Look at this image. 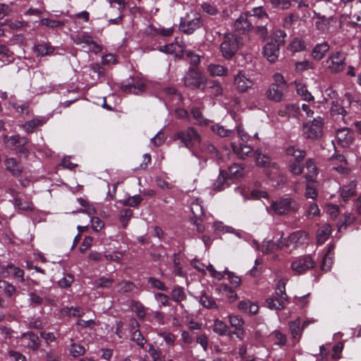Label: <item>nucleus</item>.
Wrapping results in <instances>:
<instances>
[{
	"mask_svg": "<svg viewBox=\"0 0 361 361\" xmlns=\"http://www.w3.org/2000/svg\"><path fill=\"white\" fill-rule=\"evenodd\" d=\"M346 56L341 51L332 52L324 61L326 69L330 73L337 74L344 71Z\"/></svg>",
	"mask_w": 361,
	"mask_h": 361,
	"instance_id": "8",
	"label": "nucleus"
},
{
	"mask_svg": "<svg viewBox=\"0 0 361 361\" xmlns=\"http://www.w3.org/2000/svg\"><path fill=\"white\" fill-rule=\"evenodd\" d=\"M118 290L122 293L130 292L135 288V283L129 281H122L118 284Z\"/></svg>",
	"mask_w": 361,
	"mask_h": 361,
	"instance_id": "56",
	"label": "nucleus"
},
{
	"mask_svg": "<svg viewBox=\"0 0 361 361\" xmlns=\"http://www.w3.org/2000/svg\"><path fill=\"white\" fill-rule=\"evenodd\" d=\"M253 85V81L246 77L245 73L242 71H239L233 77V86L238 92H247L252 87Z\"/></svg>",
	"mask_w": 361,
	"mask_h": 361,
	"instance_id": "13",
	"label": "nucleus"
},
{
	"mask_svg": "<svg viewBox=\"0 0 361 361\" xmlns=\"http://www.w3.org/2000/svg\"><path fill=\"white\" fill-rule=\"evenodd\" d=\"M218 290L222 295L227 298L229 302H233L238 298L236 293L227 284H220L218 288Z\"/></svg>",
	"mask_w": 361,
	"mask_h": 361,
	"instance_id": "28",
	"label": "nucleus"
},
{
	"mask_svg": "<svg viewBox=\"0 0 361 361\" xmlns=\"http://www.w3.org/2000/svg\"><path fill=\"white\" fill-rule=\"evenodd\" d=\"M124 252L115 250L112 253L104 254V260L105 259L107 262H114L117 264H121Z\"/></svg>",
	"mask_w": 361,
	"mask_h": 361,
	"instance_id": "43",
	"label": "nucleus"
},
{
	"mask_svg": "<svg viewBox=\"0 0 361 361\" xmlns=\"http://www.w3.org/2000/svg\"><path fill=\"white\" fill-rule=\"evenodd\" d=\"M85 352V349L83 345L72 343L71 345L70 353L74 357H78L79 356L82 355Z\"/></svg>",
	"mask_w": 361,
	"mask_h": 361,
	"instance_id": "57",
	"label": "nucleus"
},
{
	"mask_svg": "<svg viewBox=\"0 0 361 361\" xmlns=\"http://www.w3.org/2000/svg\"><path fill=\"white\" fill-rule=\"evenodd\" d=\"M272 8L285 11L289 9L292 4L290 0H269Z\"/></svg>",
	"mask_w": 361,
	"mask_h": 361,
	"instance_id": "45",
	"label": "nucleus"
},
{
	"mask_svg": "<svg viewBox=\"0 0 361 361\" xmlns=\"http://www.w3.org/2000/svg\"><path fill=\"white\" fill-rule=\"evenodd\" d=\"M331 233V228L329 224H324L321 228H319L317 233V243L319 244H323L325 241L327 240L330 234Z\"/></svg>",
	"mask_w": 361,
	"mask_h": 361,
	"instance_id": "32",
	"label": "nucleus"
},
{
	"mask_svg": "<svg viewBox=\"0 0 361 361\" xmlns=\"http://www.w3.org/2000/svg\"><path fill=\"white\" fill-rule=\"evenodd\" d=\"M255 163L257 166L267 168L271 164L269 157L266 154H262L258 151L254 152Z\"/></svg>",
	"mask_w": 361,
	"mask_h": 361,
	"instance_id": "35",
	"label": "nucleus"
},
{
	"mask_svg": "<svg viewBox=\"0 0 361 361\" xmlns=\"http://www.w3.org/2000/svg\"><path fill=\"white\" fill-rule=\"evenodd\" d=\"M114 281L111 278H106L102 276L94 281V285L96 288H110L114 283Z\"/></svg>",
	"mask_w": 361,
	"mask_h": 361,
	"instance_id": "54",
	"label": "nucleus"
},
{
	"mask_svg": "<svg viewBox=\"0 0 361 361\" xmlns=\"http://www.w3.org/2000/svg\"><path fill=\"white\" fill-rule=\"evenodd\" d=\"M268 339L270 342L276 345H285L286 343V335L278 330H275L271 332L269 335Z\"/></svg>",
	"mask_w": 361,
	"mask_h": 361,
	"instance_id": "34",
	"label": "nucleus"
},
{
	"mask_svg": "<svg viewBox=\"0 0 361 361\" xmlns=\"http://www.w3.org/2000/svg\"><path fill=\"white\" fill-rule=\"evenodd\" d=\"M281 117H298L300 114V108L294 104H288L281 106L278 111Z\"/></svg>",
	"mask_w": 361,
	"mask_h": 361,
	"instance_id": "23",
	"label": "nucleus"
},
{
	"mask_svg": "<svg viewBox=\"0 0 361 361\" xmlns=\"http://www.w3.org/2000/svg\"><path fill=\"white\" fill-rule=\"evenodd\" d=\"M286 33L281 30H277L272 33L271 40L263 48L264 56L270 62L274 63L278 60L280 47L285 44Z\"/></svg>",
	"mask_w": 361,
	"mask_h": 361,
	"instance_id": "2",
	"label": "nucleus"
},
{
	"mask_svg": "<svg viewBox=\"0 0 361 361\" xmlns=\"http://www.w3.org/2000/svg\"><path fill=\"white\" fill-rule=\"evenodd\" d=\"M132 215L133 211L130 209H122L121 211L119 219L124 227L126 226L128 221Z\"/></svg>",
	"mask_w": 361,
	"mask_h": 361,
	"instance_id": "64",
	"label": "nucleus"
},
{
	"mask_svg": "<svg viewBox=\"0 0 361 361\" xmlns=\"http://www.w3.org/2000/svg\"><path fill=\"white\" fill-rule=\"evenodd\" d=\"M316 15L315 27L317 30L325 32L329 30V19L325 16H322L314 12Z\"/></svg>",
	"mask_w": 361,
	"mask_h": 361,
	"instance_id": "38",
	"label": "nucleus"
},
{
	"mask_svg": "<svg viewBox=\"0 0 361 361\" xmlns=\"http://www.w3.org/2000/svg\"><path fill=\"white\" fill-rule=\"evenodd\" d=\"M149 283L152 286V287L157 288V290L166 291L168 290L166 286L160 280L155 279L154 277H150L148 279Z\"/></svg>",
	"mask_w": 361,
	"mask_h": 361,
	"instance_id": "62",
	"label": "nucleus"
},
{
	"mask_svg": "<svg viewBox=\"0 0 361 361\" xmlns=\"http://www.w3.org/2000/svg\"><path fill=\"white\" fill-rule=\"evenodd\" d=\"M212 130L214 133L221 137H229L233 133L232 130L226 129L224 126L218 124L213 126Z\"/></svg>",
	"mask_w": 361,
	"mask_h": 361,
	"instance_id": "59",
	"label": "nucleus"
},
{
	"mask_svg": "<svg viewBox=\"0 0 361 361\" xmlns=\"http://www.w3.org/2000/svg\"><path fill=\"white\" fill-rule=\"evenodd\" d=\"M334 245H328L327 250L321 262V269L323 271H329L331 270L334 263Z\"/></svg>",
	"mask_w": 361,
	"mask_h": 361,
	"instance_id": "20",
	"label": "nucleus"
},
{
	"mask_svg": "<svg viewBox=\"0 0 361 361\" xmlns=\"http://www.w3.org/2000/svg\"><path fill=\"white\" fill-rule=\"evenodd\" d=\"M145 82L138 78H130L121 85L122 91L127 94H139L145 91Z\"/></svg>",
	"mask_w": 361,
	"mask_h": 361,
	"instance_id": "14",
	"label": "nucleus"
},
{
	"mask_svg": "<svg viewBox=\"0 0 361 361\" xmlns=\"http://www.w3.org/2000/svg\"><path fill=\"white\" fill-rule=\"evenodd\" d=\"M174 32V27H159L156 28L153 25H149L147 28V32L148 35L152 36H156L157 35H160L164 37L171 36Z\"/></svg>",
	"mask_w": 361,
	"mask_h": 361,
	"instance_id": "26",
	"label": "nucleus"
},
{
	"mask_svg": "<svg viewBox=\"0 0 361 361\" xmlns=\"http://www.w3.org/2000/svg\"><path fill=\"white\" fill-rule=\"evenodd\" d=\"M15 205L18 209L25 212H31L34 209V205L32 201L26 197L15 198Z\"/></svg>",
	"mask_w": 361,
	"mask_h": 361,
	"instance_id": "31",
	"label": "nucleus"
},
{
	"mask_svg": "<svg viewBox=\"0 0 361 361\" xmlns=\"http://www.w3.org/2000/svg\"><path fill=\"white\" fill-rule=\"evenodd\" d=\"M350 16L357 22L361 20V0H357L350 6Z\"/></svg>",
	"mask_w": 361,
	"mask_h": 361,
	"instance_id": "50",
	"label": "nucleus"
},
{
	"mask_svg": "<svg viewBox=\"0 0 361 361\" xmlns=\"http://www.w3.org/2000/svg\"><path fill=\"white\" fill-rule=\"evenodd\" d=\"M212 329L215 334L224 336L227 335L229 331V326L223 321L216 319L214 320Z\"/></svg>",
	"mask_w": 361,
	"mask_h": 361,
	"instance_id": "33",
	"label": "nucleus"
},
{
	"mask_svg": "<svg viewBox=\"0 0 361 361\" xmlns=\"http://www.w3.org/2000/svg\"><path fill=\"white\" fill-rule=\"evenodd\" d=\"M336 137L338 142L342 145H348L352 141V137L348 133V130L346 128L341 129L337 131Z\"/></svg>",
	"mask_w": 361,
	"mask_h": 361,
	"instance_id": "37",
	"label": "nucleus"
},
{
	"mask_svg": "<svg viewBox=\"0 0 361 361\" xmlns=\"http://www.w3.org/2000/svg\"><path fill=\"white\" fill-rule=\"evenodd\" d=\"M71 39L75 44L82 45L83 48L87 47L90 51L94 54H99L102 50V46L95 42L92 36L87 32L72 35Z\"/></svg>",
	"mask_w": 361,
	"mask_h": 361,
	"instance_id": "12",
	"label": "nucleus"
},
{
	"mask_svg": "<svg viewBox=\"0 0 361 361\" xmlns=\"http://www.w3.org/2000/svg\"><path fill=\"white\" fill-rule=\"evenodd\" d=\"M234 29L240 34H245L252 29V23L247 19V14H241L234 23Z\"/></svg>",
	"mask_w": 361,
	"mask_h": 361,
	"instance_id": "19",
	"label": "nucleus"
},
{
	"mask_svg": "<svg viewBox=\"0 0 361 361\" xmlns=\"http://www.w3.org/2000/svg\"><path fill=\"white\" fill-rule=\"evenodd\" d=\"M9 28L13 30H18L28 26V23L23 20L7 19L4 23Z\"/></svg>",
	"mask_w": 361,
	"mask_h": 361,
	"instance_id": "42",
	"label": "nucleus"
},
{
	"mask_svg": "<svg viewBox=\"0 0 361 361\" xmlns=\"http://www.w3.org/2000/svg\"><path fill=\"white\" fill-rule=\"evenodd\" d=\"M305 166L307 170V173L304 176L305 179L308 183L315 182L317 175L319 174V169L315 161L312 158H309L306 160Z\"/></svg>",
	"mask_w": 361,
	"mask_h": 361,
	"instance_id": "18",
	"label": "nucleus"
},
{
	"mask_svg": "<svg viewBox=\"0 0 361 361\" xmlns=\"http://www.w3.org/2000/svg\"><path fill=\"white\" fill-rule=\"evenodd\" d=\"M271 82L265 92L266 97L272 102H280L283 100L285 92L288 88V82L280 73H275L272 75Z\"/></svg>",
	"mask_w": 361,
	"mask_h": 361,
	"instance_id": "1",
	"label": "nucleus"
},
{
	"mask_svg": "<svg viewBox=\"0 0 361 361\" xmlns=\"http://www.w3.org/2000/svg\"><path fill=\"white\" fill-rule=\"evenodd\" d=\"M286 153L288 156L292 157L291 161H303L306 157V152L300 149L294 145L289 146L286 149Z\"/></svg>",
	"mask_w": 361,
	"mask_h": 361,
	"instance_id": "25",
	"label": "nucleus"
},
{
	"mask_svg": "<svg viewBox=\"0 0 361 361\" xmlns=\"http://www.w3.org/2000/svg\"><path fill=\"white\" fill-rule=\"evenodd\" d=\"M174 139L179 140L185 147L192 148L201 142V135L193 127H188L174 135Z\"/></svg>",
	"mask_w": 361,
	"mask_h": 361,
	"instance_id": "6",
	"label": "nucleus"
},
{
	"mask_svg": "<svg viewBox=\"0 0 361 361\" xmlns=\"http://www.w3.org/2000/svg\"><path fill=\"white\" fill-rule=\"evenodd\" d=\"M207 71L212 76H226L228 73L227 67L216 63L209 64Z\"/></svg>",
	"mask_w": 361,
	"mask_h": 361,
	"instance_id": "29",
	"label": "nucleus"
},
{
	"mask_svg": "<svg viewBox=\"0 0 361 361\" xmlns=\"http://www.w3.org/2000/svg\"><path fill=\"white\" fill-rule=\"evenodd\" d=\"M184 85L190 89L195 90L201 87L207 82L205 75L196 68H190L183 78Z\"/></svg>",
	"mask_w": 361,
	"mask_h": 361,
	"instance_id": "9",
	"label": "nucleus"
},
{
	"mask_svg": "<svg viewBox=\"0 0 361 361\" xmlns=\"http://www.w3.org/2000/svg\"><path fill=\"white\" fill-rule=\"evenodd\" d=\"M298 204L292 197H285L271 203L269 209L275 214L284 215L298 209Z\"/></svg>",
	"mask_w": 361,
	"mask_h": 361,
	"instance_id": "7",
	"label": "nucleus"
},
{
	"mask_svg": "<svg viewBox=\"0 0 361 361\" xmlns=\"http://www.w3.org/2000/svg\"><path fill=\"white\" fill-rule=\"evenodd\" d=\"M46 121L47 120L43 117H35L22 124L21 128L27 133H32L38 128L42 127Z\"/></svg>",
	"mask_w": 361,
	"mask_h": 361,
	"instance_id": "22",
	"label": "nucleus"
},
{
	"mask_svg": "<svg viewBox=\"0 0 361 361\" xmlns=\"http://www.w3.org/2000/svg\"><path fill=\"white\" fill-rule=\"evenodd\" d=\"M190 210L194 216L197 219H199L204 215L203 207L201 204V202L197 200L193 201L191 203Z\"/></svg>",
	"mask_w": 361,
	"mask_h": 361,
	"instance_id": "52",
	"label": "nucleus"
},
{
	"mask_svg": "<svg viewBox=\"0 0 361 361\" xmlns=\"http://www.w3.org/2000/svg\"><path fill=\"white\" fill-rule=\"evenodd\" d=\"M232 149L240 159H245L252 152V147L247 145L240 144L239 146H237L232 144Z\"/></svg>",
	"mask_w": 361,
	"mask_h": 361,
	"instance_id": "30",
	"label": "nucleus"
},
{
	"mask_svg": "<svg viewBox=\"0 0 361 361\" xmlns=\"http://www.w3.org/2000/svg\"><path fill=\"white\" fill-rule=\"evenodd\" d=\"M243 45L240 37L228 32L224 35L220 46V50L224 58L231 59Z\"/></svg>",
	"mask_w": 361,
	"mask_h": 361,
	"instance_id": "5",
	"label": "nucleus"
},
{
	"mask_svg": "<svg viewBox=\"0 0 361 361\" xmlns=\"http://www.w3.org/2000/svg\"><path fill=\"white\" fill-rule=\"evenodd\" d=\"M329 95L331 97L332 100L330 102V111L331 115H341L344 116L347 114L345 109L346 106H344L345 100L341 101L338 99V93L334 90H330Z\"/></svg>",
	"mask_w": 361,
	"mask_h": 361,
	"instance_id": "15",
	"label": "nucleus"
},
{
	"mask_svg": "<svg viewBox=\"0 0 361 361\" xmlns=\"http://www.w3.org/2000/svg\"><path fill=\"white\" fill-rule=\"evenodd\" d=\"M329 50L327 42L317 44L312 50V56L314 59L319 61L322 59L325 54Z\"/></svg>",
	"mask_w": 361,
	"mask_h": 361,
	"instance_id": "24",
	"label": "nucleus"
},
{
	"mask_svg": "<svg viewBox=\"0 0 361 361\" xmlns=\"http://www.w3.org/2000/svg\"><path fill=\"white\" fill-rule=\"evenodd\" d=\"M24 336L27 338V346L32 350H36L39 346V339L37 335L32 332H28L24 334Z\"/></svg>",
	"mask_w": 361,
	"mask_h": 361,
	"instance_id": "47",
	"label": "nucleus"
},
{
	"mask_svg": "<svg viewBox=\"0 0 361 361\" xmlns=\"http://www.w3.org/2000/svg\"><path fill=\"white\" fill-rule=\"evenodd\" d=\"M316 266V261L311 255H304L294 259L291 264V269L297 274H302Z\"/></svg>",
	"mask_w": 361,
	"mask_h": 361,
	"instance_id": "11",
	"label": "nucleus"
},
{
	"mask_svg": "<svg viewBox=\"0 0 361 361\" xmlns=\"http://www.w3.org/2000/svg\"><path fill=\"white\" fill-rule=\"evenodd\" d=\"M357 181L352 180L346 185L342 187L341 196L344 200H348L356 194Z\"/></svg>",
	"mask_w": 361,
	"mask_h": 361,
	"instance_id": "27",
	"label": "nucleus"
},
{
	"mask_svg": "<svg viewBox=\"0 0 361 361\" xmlns=\"http://www.w3.org/2000/svg\"><path fill=\"white\" fill-rule=\"evenodd\" d=\"M343 350V344L341 342L337 343L333 348L330 353L329 350L324 347H320L321 355L323 358L329 360H339L342 357V351Z\"/></svg>",
	"mask_w": 361,
	"mask_h": 361,
	"instance_id": "17",
	"label": "nucleus"
},
{
	"mask_svg": "<svg viewBox=\"0 0 361 361\" xmlns=\"http://www.w3.org/2000/svg\"><path fill=\"white\" fill-rule=\"evenodd\" d=\"M54 49L51 46L44 43L35 46V51L38 56H46L51 54Z\"/></svg>",
	"mask_w": 361,
	"mask_h": 361,
	"instance_id": "49",
	"label": "nucleus"
},
{
	"mask_svg": "<svg viewBox=\"0 0 361 361\" xmlns=\"http://www.w3.org/2000/svg\"><path fill=\"white\" fill-rule=\"evenodd\" d=\"M228 320L231 326L235 329L243 327L245 324L244 319L240 315L229 314Z\"/></svg>",
	"mask_w": 361,
	"mask_h": 361,
	"instance_id": "51",
	"label": "nucleus"
},
{
	"mask_svg": "<svg viewBox=\"0 0 361 361\" xmlns=\"http://www.w3.org/2000/svg\"><path fill=\"white\" fill-rule=\"evenodd\" d=\"M4 165L13 176L18 177L23 172V167L13 157L6 158L4 160Z\"/></svg>",
	"mask_w": 361,
	"mask_h": 361,
	"instance_id": "21",
	"label": "nucleus"
},
{
	"mask_svg": "<svg viewBox=\"0 0 361 361\" xmlns=\"http://www.w3.org/2000/svg\"><path fill=\"white\" fill-rule=\"evenodd\" d=\"M267 304L269 309L281 310L284 307L283 297H271L267 300Z\"/></svg>",
	"mask_w": 361,
	"mask_h": 361,
	"instance_id": "41",
	"label": "nucleus"
},
{
	"mask_svg": "<svg viewBox=\"0 0 361 361\" xmlns=\"http://www.w3.org/2000/svg\"><path fill=\"white\" fill-rule=\"evenodd\" d=\"M290 333L293 338H296L298 335L301 334V331L303 329L300 328V319L297 318L294 321H291L288 323Z\"/></svg>",
	"mask_w": 361,
	"mask_h": 361,
	"instance_id": "53",
	"label": "nucleus"
},
{
	"mask_svg": "<svg viewBox=\"0 0 361 361\" xmlns=\"http://www.w3.org/2000/svg\"><path fill=\"white\" fill-rule=\"evenodd\" d=\"M0 290H2L7 297H12L16 293V288L11 283L0 279Z\"/></svg>",
	"mask_w": 361,
	"mask_h": 361,
	"instance_id": "46",
	"label": "nucleus"
},
{
	"mask_svg": "<svg viewBox=\"0 0 361 361\" xmlns=\"http://www.w3.org/2000/svg\"><path fill=\"white\" fill-rule=\"evenodd\" d=\"M308 234L303 231H297L290 233L288 237H281L277 243L275 244L274 242H268L267 246L270 247L271 250L274 249V247L282 249L283 247H296L300 245H303L307 243Z\"/></svg>",
	"mask_w": 361,
	"mask_h": 361,
	"instance_id": "3",
	"label": "nucleus"
},
{
	"mask_svg": "<svg viewBox=\"0 0 361 361\" xmlns=\"http://www.w3.org/2000/svg\"><path fill=\"white\" fill-rule=\"evenodd\" d=\"M131 339L138 345L143 347L146 343V340L141 334L140 330H135L131 335Z\"/></svg>",
	"mask_w": 361,
	"mask_h": 361,
	"instance_id": "63",
	"label": "nucleus"
},
{
	"mask_svg": "<svg viewBox=\"0 0 361 361\" xmlns=\"http://www.w3.org/2000/svg\"><path fill=\"white\" fill-rule=\"evenodd\" d=\"M201 305L208 309L217 308V304L213 297L206 293H202L200 298Z\"/></svg>",
	"mask_w": 361,
	"mask_h": 361,
	"instance_id": "40",
	"label": "nucleus"
},
{
	"mask_svg": "<svg viewBox=\"0 0 361 361\" xmlns=\"http://www.w3.org/2000/svg\"><path fill=\"white\" fill-rule=\"evenodd\" d=\"M230 173L235 177H242L244 173V168L238 164H233L229 166Z\"/></svg>",
	"mask_w": 361,
	"mask_h": 361,
	"instance_id": "61",
	"label": "nucleus"
},
{
	"mask_svg": "<svg viewBox=\"0 0 361 361\" xmlns=\"http://www.w3.org/2000/svg\"><path fill=\"white\" fill-rule=\"evenodd\" d=\"M190 112L197 125L206 126L208 124V120L204 118L203 116L202 109L199 107H192Z\"/></svg>",
	"mask_w": 361,
	"mask_h": 361,
	"instance_id": "36",
	"label": "nucleus"
},
{
	"mask_svg": "<svg viewBox=\"0 0 361 361\" xmlns=\"http://www.w3.org/2000/svg\"><path fill=\"white\" fill-rule=\"evenodd\" d=\"M299 20V15L296 13H290L283 19L284 27H290L293 24Z\"/></svg>",
	"mask_w": 361,
	"mask_h": 361,
	"instance_id": "55",
	"label": "nucleus"
},
{
	"mask_svg": "<svg viewBox=\"0 0 361 361\" xmlns=\"http://www.w3.org/2000/svg\"><path fill=\"white\" fill-rule=\"evenodd\" d=\"M305 48L306 45L305 42L298 37L294 38L288 45V49L293 53L302 51L305 50Z\"/></svg>",
	"mask_w": 361,
	"mask_h": 361,
	"instance_id": "44",
	"label": "nucleus"
},
{
	"mask_svg": "<svg viewBox=\"0 0 361 361\" xmlns=\"http://www.w3.org/2000/svg\"><path fill=\"white\" fill-rule=\"evenodd\" d=\"M296 92L298 94L300 95L304 100L308 102L314 100V97L311 94L310 92H308L307 87L304 84L297 83Z\"/></svg>",
	"mask_w": 361,
	"mask_h": 361,
	"instance_id": "48",
	"label": "nucleus"
},
{
	"mask_svg": "<svg viewBox=\"0 0 361 361\" xmlns=\"http://www.w3.org/2000/svg\"><path fill=\"white\" fill-rule=\"evenodd\" d=\"M324 118L318 116L311 123L303 125L302 135L306 139L317 140L322 136Z\"/></svg>",
	"mask_w": 361,
	"mask_h": 361,
	"instance_id": "10",
	"label": "nucleus"
},
{
	"mask_svg": "<svg viewBox=\"0 0 361 361\" xmlns=\"http://www.w3.org/2000/svg\"><path fill=\"white\" fill-rule=\"evenodd\" d=\"M3 141L6 144V147L12 150H17L20 147L25 146L28 139L26 137H21L19 135H15L12 136H8L6 135H3Z\"/></svg>",
	"mask_w": 361,
	"mask_h": 361,
	"instance_id": "16",
	"label": "nucleus"
},
{
	"mask_svg": "<svg viewBox=\"0 0 361 361\" xmlns=\"http://www.w3.org/2000/svg\"><path fill=\"white\" fill-rule=\"evenodd\" d=\"M171 298L176 302H181L185 299V294L181 288H176L171 292Z\"/></svg>",
	"mask_w": 361,
	"mask_h": 361,
	"instance_id": "60",
	"label": "nucleus"
},
{
	"mask_svg": "<svg viewBox=\"0 0 361 361\" xmlns=\"http://www.w3.org/2000/svg\"><path fill=\"white\" fill-rule=\"evenodd\" d=\"M288 168L290 172L293 176H298L302 173L304 169V164L302 161L289 160Z\"/></svg>",
	"mask_w": 361,
	"mask_h": 361,
	"instance_id": "39",
	"label": "nucleus"
},
{
	"mask_svg": "<svg viewBox=\"0 0 361 361\" xmlns=\"http://www.w3.org/2000/svg\"><path fill=\"white\" fill-rule=\"evenodd\" d=\"M141 201L142 197L140 195H136L126 198L122 202V203L125 206L136 207L141 202Z\"/></svg>",
	"mask_w": 361,
	"mask_h": 361,
	"instance_id": "58",
	"label": "nucleus"
},
{
	"mask_svg": "<svg viewBox=\"0 0 361 361\" xmlns=\"http://www.w3.org/2000/svg\"><path fill=\"white\" fill-rule=\"evenodd\" d=\"M203 25L201 15L195 10L187 13L180 20L179 30L186 35H192Z\"/></svg>",
	"mask_w": 361,
	"mask_h": 361,
	"instance_id": "4",
	"label": "nucleus"
}]
</instances>
